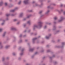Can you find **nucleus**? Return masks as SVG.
<instances>
[{
    "instance_id": "1",
    "label": "nucleus",
    "mask_w": 65,
    "mask_h": 65,
    "mask_svg": "<svg viewBox=\"0 0 65 65\" xmlns=\"http://www.w3.org/2000/svg\"><path fill=\"white\" fill-rule=\"evenodd\" d=\"M43 24V23L41 22H38V26L36 25H35L33 26V30L34 31L36 29V27L38 28L39 29L41 28L42 27V24Z\"/></svg>"
},
{
    "instance_id": "2",
    "label": "nucleus",
    "mask_w": 65,
    "mask_h": 65,
    "mask_svg": "<svg viewBox=\"0 0 65 65\" xmlns=\"http://www.w3.org/2000/svg\"><path fill=\"white\" fill-rule=\"evenodd\" d=\"M59 20H58V22L60 23V22H61L62 21H63V20L64 19V18L63 17H60Z\"/></svg>"
},
{
    "instance_id": "3",
    "label": "nucleus",
    "mask_w": 65,
    "mask_h": 65,
    "mask_svg": "<svg viewBox=\"0 0 65 65\" xmlns=\"http://www.w3.org/2000/svg\"><path fill=\"white\" fill-rule=\"evenodd\" d=\"M18 9V8H15L14 9L10 10V12H14V11H16V10H17Z\"/></svg>"
},
{
    "instance_id": "4",
    "label": "nucleus",
    "mask_w": 65,
    "mask_h": 65,
    "mask_svg": "<svg viewBox=\"0 0 65 65\" xmlns=\"http://www.w3.org/2000/svg\"><path fill=\"white\" fill-rule=\"evenodd\" d=\"M55 57V55H53L52 57H49V58L50 59V63H51L52 62V59H53V58H54Z\"/></svg>"
},
{
    "instance_id": "5",
    "label": "nucleus",
    "mask_w": 65,
    "mask_h": 65,
    "mask_svg": "<svg viewBox=\"0 0 65 65\" xmlns=\"http://www.w3.org/2000/svg\"><path fill=\"white\" fill-rule=\"evenodd\" d=\"M25 50V49L24 48H22L21 50V53L20 54V55L21 56H22L23 55V53H24V51Z\"/></svg>"
},
{
    "instance_id": "6",
    "label": "nucleus",
    "mask_w": 65,
    "mask_h": 65,
    "mask_svg": "<svg viewBox=\"0 0 65 65\" xmlns=\"http://www.w3.org/2000/svg\"><path fill=\"white\" fill-rule=\"evenodd\" d=\"M23 3L25 4H27L29 3V0H25L23 1Z\"/></svg>"
},
{
    "instance_id": "7",
    "label": "nucleus",
    "mask_w": 65,
    "mask_h": 65,
    "mask_svg": "<svg viewBox=\"0 0 65 65\" xmlns=\"http://www.w3.org/2000/svg\"><path fill=\"white\" fill-rule=\"evenodd\" d=\"M51 35H52L51 34H49L48 35V36H46V38L47 39H49L50 38V37L51 36Z\"/></svg>"
},
{
    "instance_id": "8",
    "label": "nucleus",
    "mask_w": 65,
    "mask_h": 65,
    "mask_svg": "<svg viewBox=\"0 0 65 65\" xmlns=\"http://www.w3.org/2000/svg\"><path fill=\"white\" fill-rule=\"evenodd\" d=\"M65 45V42H62V43L61 45L60 46V47L61 48L64 47V45Z\"/></svg>"
},
{
    "instance_id": "9",
    "label": "nucleus",
    "mask_w": 65,
    "mask_h": 65,
    "mask_svg": "<svg viewBox=\"0 0 65 65\" xmlns=\"http://www.w3.org/2000/svg\"><path fill=\"white\" fill-rule=\"evenodd\" d=\"M3 48V46L2 45V44L1 42L0 43V48L2 49Z\"/></svg>"
},
{
    "instance_id": "10",
    "label": "nucleus",
    "mask_w": 65,
    "mask_h": 65,
    "mask_svg": "<svg viewBox=\"0 0 65 65\" xmlns=\"http://www.w3.org/2000/svg\"><path fill=\"white\" fill-rule=\"evenodd\" d=\"M56 27L55 25H54L53 26V30L54 31L56 30Z\"/></svg>"
},
{
    "instance_id": "11",
    "label": "nucleus",
    "mask_w": 65,
    "mask_h": 65,
    "mask_svg": "<svg viewBox=\"0 0 65 65\" xmlns=\"http://www.w3.org/2000/svg\"><path fill=\"white\" fill-rule=\"evenodd\" d=\"M36 39H37V38H34L32 39V42L33 43H35V40H36Z\"/></svg>"
},
{
    "instance_id": "12",
    "label": "nucleus",
    "mask_w": 65,
    "mask_h": 65,
    "mask_svg": "<svg viewBox=\"0 0 65 65\" xmlns=\"http://www.w3.org/2000/svg\"><path fill=\"white\" fill-rule=\"evenodd\" d=\"M3 2L2 1L0 2V6H2V5H3Z\"/></svg>"
},
{
    "instance_id": "13",
    "label": "nucleus",
    "mask_w": 65,
    "mask_h": 65,
    "mask_svg": "<svg viewBox=\"0 0 65 65\" xmlns=\"http://www.w3.org/2000/svg\"><path fill=\"white\" fill-rule=\"evenodd\" d=\"M50 11L49 10H47V11L45 12V14H48L49 13H50Z\"/></svg>"
},
{
    "instance_id": "14",
    "label": "nucleus",
    "mask_w": 65,
    "mask_h": 65,
    "mask_svg": "<svg viewBox=\"0 0 65 65\" xmlns=\"http://www.w3.org/2000/svg\"><path fill=\"white\" fill-rule=\"evenodd\" d=\"M13 5L11 4H10L9 6H8V7L10 8L11 7H13Z\"/></svg>"
},
{
    "instance_id": "15",
    "label": "nucleus",
    "mask_w": 65,
    "mask_h": 65,
    "mask_svg": "<svg viewBox=\"0 0 65 65\" xmlns=\"http://www.w3.org/2000/svg\"><path fill=\"white\" fill-rule=\"evenodd\" d=\"M34 50V48H30L29 49V52H33Z\"/></svg>"
},
{
    "instance_id": "16",
    "label": "nucleus",
    "mask_w": 65,
    "mask_h": 65,
    "mask_svg": "<svg viewBox=\"0 0 65 65\" xmlns=\"http://www.w3.org/2000/svg\"><path fill=\"white\" fill-rule=\"evenodd\" d=\"M37 6H39V7H41V6L40 5H39L36 4L35 5V6H34V7H36Z\"/></svg>"
},
{
    "instance_id": "17",
    "label": "nucleus",
    "mask_w": 65,
    "mask_h": 65,
    "mask_svg": "<svg viewBox=\"0 0 65 65\" xmlns=\"http://www.w3.org/2000/svg\"><path fill=\"white\" fill-rule=\"evenodd\" d=\"M5 21L4 20H3V23H1V25H2V26H3V25H4V24H5Z\"/></svg>"
},
{
    "instance_id": "18",
    "label": "nucleus",
    "mask_w": 65,
    "mask_h": 65,
    "mask_svg": "<svg viewBox=\"0 0 65 65\" xmlns=\"http://www.w3.org/2000/svg\"><path fill=\"white\" fill-rule=\"evenodd\" d=\"M23 16V13H20V15H19V17H22Z\"/></svg>"
},
{
    "instance_id": "19",
    "label": "nucleus",
    "mask_w": 65,
    "mask_h": 65,
    "mask_svg": "<svg viewBox=\"0 0 65 65\" xmlns=\"http://www.w3.org/2000/svg\"><path fill=\"white\" fill-rule=\"evenodd\" d=\"M27 23L29 25H31V21H27Z\"/></svg>"
},
{
    "instance_id": "20",
    "label": "nucleus",
    "mask_w": 65,
    "mask_h": 65,
    "mask_svg": "<svg viewBox=\"0 0 65 65\" xmlns=\"http://www.w3.org/2000/svg\"><path fill=\"white\" fill-rule=\"evenodd\" d=\"M6 32H5L4 33L3 35H2V36L3 37H4V36H5V35H6Z\"/></svg>"
},
{
    "instance_id": "21",
    "label": "nucleus",
    "mask_w": 65,
    "mask_h": 65,
    "mask_svg": "<svg viewBox=\"0 0 65 65\" xmlns=\"http://www.w3.org/2000/svg\"><path fill=\"white\" fill-rule=\"evenodd\" d=\"M9 45H7L5 47V48L6 49H8V48L9 47Z\"/></svg>"
},
{
    "instance_id": "22",
    "label": "nucleus",
    "mask_w": 65,
    "mask_h": 65,
    "mask_svg": "<svg viewBox=\"0 0 65 65\" xmlns=\"http://www.w3.org/2000/svg\"><path fill=\"white\" fill-rule=\"evenodd\" d=\"M11 30H14V31H16L17 29L15 27H12L11 29Z\"/></svg>"
},
{
    "instance_id": "23",
    "label": "nucleus",
    "mask_w": 65,
    "mask_h": 65,
    "mask_svg": "<svg viewBox=\"0 0 65 65\" xmlns=\"http://www.w3.org/2000/svg\"><path fill=\"white\" fill-rule=\"evenodd\" d=\"M5 6H8V4H7V3H5Z\"/></svg>"
},
{
    "instance_id": "24",
    "label": "nucleus",
    "mask_w": 65,
    "mask_h": 65,
    "mask_svg": "<svg viewBox=\"0 0 65 65\" xmlns=\"http://www.w3.org/2000/svg\"><path fill=\"white\" fill-rule=\"evenodd\" d=\"M59 32H60V30H57L55 32L56 33H55V32H54V34H57V33H59Z\"/></svg>"
},
{
    "instance_id": "25",
    "label": "nucleus",
    "mask_w": 65,
    "mask_h": 65,
    "mask_svg": "<svg viewBox=\"0 0 65 65\" xmlns=\"http://www.w3.org/2000/svg\"><path fill=\"white\" fill-rule=\"evenodd\" d=\"M53 63L54 65H56V64H58V62H57V61H55L53 62Z\"/></svg>"
},
{
    "instance_id": "26",
    "label": "nucleus",
    "mask_w": 65,
    "mask_h": 65,
    "mask_svg": "<svg viewBox=\"0 0 65 65\" xmlns=\"http://www.w3.org/2000/svg\"><path fill=\"white\" fill-rule=\"evenodd\" d=\"M5 60V58L4 57H3L2 58V61H3Z\"/></svg>"
},
{
    "instance_id": "27",
    "label": "nucleus",
    "mask_w": 65,
    "mask_h": 65,
    "mask_svg": "<svg viewBox=\"0 0 65 65\" xmlns=\"http://www.w3.org/2000/svg\"><path fill=\"white\" fill-rule=\"evenodd\" d=\"M22 42V40H21L19 41V42H18V43H21Z\"/></svg>"
},
{
    "instance_id": "28",
    "label": "nucleus",
    "mask_w": 65,
    "mask_h": 65,
    "mask_svg": "<svg viewBox=\"0 0 65 65\" xmlns=\"http://www.w3.org/2000/svg\"><path fill=\"white\" fill-rule=\"evenodd\" d=\"M9 15H10V14H7L6 15V16L7 17H9Z\"/></svg>"
},
{
    "instance_id": "29",
    "label": "nucleus",
    "mask_w": 65,
    "mask_h": 65,
    "mask_svg": "<svg viewBox=\"0 0 65 65\" xmlns=\"http://www.w3.org/2000/svg\"><path fill=\"white\" fill-rule=\"evenodd\" d=\"M21 2H22V1H20L18 3V4H19V5H20V4Z\"/></svg>"
},
{
    "instance_id": "30",
    "label": "nucleus",
    "mask_w": 65,
    "mask_h": 65,
    "mask_svg": "<svg viewBox=\"0 0 65 65\" xmlns=\"http://www.w3.org/2000/svg\"><path fill=\"white\" fill-rule=\"evenodd\" d=\"M27 30H28V29H27L26 28V29L24 31V33H26V32H27Z\"/></svg>"
},
{
    "instance_id": "31",
    "label": "nucleus",
    "mask_w": 65,
    "mask_h": 65,
    "mask_svg": "<svg viewBox=\"0 0 65 65\" xmlns=\"http://www.w3.org/2000/svg\"><path fill=\"white\" fill-rule=\"evenodd\" d=\"M42 12H43V11H40L39 12V14H40L41 13H42Z\"/></svg>"
},
{
    "instance_id": "32",
    "label": "nucleus",
    "mask_w": 65,
    "mask_h": 65,
    "mask_svg": "<svg viewBox=\"0 0 65 65\" xmlns=\"http://www.w3.org/2000/svg\"><path fill=\"white\" fill-rule=\"evenodd\" d=\"M31 29H29L28 31H27V33H30V32H31Z\"/></svg>"
},
{
    "instance_id": "33",
    "label": "nucleus",
    "mask_w": 65,
    "mask_h": 65,
    "mask_svg": "<svg viewBox=\"0 0 65 65\" xmlns=\"http://www.w3.org/2000/svg\"><path fill=\"white\" fill-rule=\"evenodd\" d=\"M60 39H58L57 40V42H60Z\"/></svg>"
},
{
    "instance_id": "34",
    "label": "nucleus",
    "mask_w": 65,
    "mask_h": 65,
    "mask_svg": "<svg viewBox=\"0 0 65 65\" xmlns=\"http://www.w3.org/2000/svg\"><path fill=\"white\" fill-rule=\"evenodd\" d=\"M51 52V50H48L47 51V53H49V52Z\"/></svg>"
},
{
    "instance_id": "35",
    "label": "nucleus",
    "mask_w": 65,
    "mask_h": 65,
    "mask_svg": "<svg viewBox=\"0 0 65 65\" xmlns=\"http://www.w3.org/2000/svg\"><path fill=\"white\" fill-rule=\"evenodd\" d=\"M31 16V15H29L27 17V18H30Z\"/></svg>"
},
{
    "instance_id": "36",
    "label": "nucleus",
    "mask_w": 65,
    "mask_h": 65,
    "mask_svg": "<svg viewBox=\"0 0 65 65\" xmlns=\"http://www.w3.org/2000/svg\"><path fill=\"white\" fill-rule=\"evenodd\" d=\"M3 30L1 28H0V32H2Z\"/></svg>"
},
{
    "instance_id": "37",
    "label": "nucleus",
    "mask_w": 65,
    "mask_h": 65,
    "mask_svg": "<svg viewBox=\"0 0 65 65\" xmlns=\"http://www.w3.org/2000/svg\"><path fill=\"white\" fill-rule=\"evenodd\" d=\"M34 56H35V55H34L32 56L31 57V58H33L34 57Z\"/></svg>"
},
{
    "instance_id": "38",
    "label": "nucleus",
    "mask_w": 65,
    "mask_h": 65,
    "mask_svg": "<svg viewBox=\"0 0 65 65\" xmlns=\"http://www.w3.org/2000/svg\"><path fill=\"white\" fill-rule=\"evenodd\" d=\"M18 60H19V61H20L21 60V57H19L18 58Z\"/></svg>"
},
{
    "instance_id": "39",
    "label": "nucleus",
    "mask_w": 65,
    "mask_h": 65,
    "mask_svg": "<svg viewBox=\"0 0 65 65\" xmlns=\"http://www.w3.org/2000/svg\"><path fill=\"white\" fill-rule=\"evenodd\" d=\"M11 15L12 17H13V16H14V14H11Z\"/></svg>"
},
{
    "instance_id": "40",
    "label": "nucleus",
    "mask_w": 65,
    "mask_h": 65,
    "mask_svg": "<svg viewBox=\"0 0 65 65\" xmlns=\"http://www.w3.org/2000/svg\"><path fill=\"white\" fill-rule=\"evenodd\" d=\"M39 65H45V64L41 63L39 64Z\"/></svg>"
},
{
    "instance_id": "41",
    "label": "nucleus",
    "mask_w": 65,
    "mask_h": 65,
    "mask_svg": "<svg viewBox=\"0 0 65 65\" xmlns=\"http://www.w3.org/2000/svg\"><path fill=\"white\" fill-rule=\"evenodd\" d=\"M12 55L13 56H15V53H12Z\"/></svg>"
},
{
    "instance_id": "42",
    "label": "nucleus",
    "mask_w": 65,
    "mask_h": 65,
    "mask_svg": "<svg viewBox=\"0 0 65 65\" xmlns=\"http://www.w3.org/2000/svg\"><path fill=\"white\" fill-rule=\"evenodd\" d=\"M54 19L55 20H56L57 19V18L55 17V18H54Z\"/></svg>"
},
{
    "instance_id": "43",
    "label": "nucleus",
    "mask_w": 65,
    "mask_h": 65,
    "mask_svg": "<svg viewBox=\"0 0 65 65\" xmlns=\"http://www.w3.org/2000/svg\"><path fill=\"white\" fill-rule=\"evenodd\" d=\"M40 5V6H41V7L42 6V5H43V3H41V5Z\"/></svg>"
},
{
    "instance_id": "44",
    "label": "nucleus",
    "mask_w": 65,
    "mask_h": 65,
    "mask_svg": "<svg viewBox=\"0 0 65 65\" xmlns=\"http://www.w3.org/2000/svg\"><path fill=\"white\" fill-rule=\"evenodd\" d=\"M14 22H16L17 21V19H14L13 20Z\"/></svg>"
},
{
    "instance_id": "45",
    "label": "nucleus",
    "mask_w": 65,
    "mask_h": 65,
    "mask_svg": "<svg viewBox=\"0 0 65 65\" xmlns=\"http://www.w3.org/2000/svg\"><path fill=\"white\" fill-rule=\"evenodd\" d=\"M46 28H47V26H45L44 27V29H46Z\"/></svg>"
},
{
    "instance_id": "46",
    "label": "nucleus",
    "mask_w": 65,
    "mask_h": 65,
    "mask_svg": "<svg viewBox=\"0 0 65 65\" xmlns=\"http://www.w3.org/2000/svg\"><path fill=\"white\" fill-rule=\"evenodd\" d=\"M19 50H21V47H19L18 48Z\"/></svg>"
},
{
    "instance_id": "47",
    "label": "nucleus",
    "mask_w": 65,
    "mask_h": 65,
    "mask_svg": "<svg viewBox=\"0 0 65 65\" xmlns=\"http://www.w3.org/2000/svg\"><path fill=\"white\" fill-rule=\"evenodd\" d=\"M44 52V50L43 49L42 50H41V52Z\"/></svg>"
},
{
    "instance_id": "48",
    "label": "nucleus",
    "mask_w": 65,
    "mask_h": 65,
    "mask_svg": "<svg viewBox=\"0 0 65 65\" xmlns=\"http://www.w3.org/2000/svg\"><path fill=\"white\" fill-rule=\"evenodd\" d=\"M37 52H35L34 55H37Z\"/></svg>"
},
{
    "instance_id": "49",
    "label": "nucleus",
    "mask_w": 65,
    "mask_h": 65,
    "mask_svg": "<svg viewBox=\"0 0 65 65\" xmlns=\"http://www.w3.org/2000/svg\"><path fill=\"white\" fill-rule=\"evenodd\" d=\"M50 8L51 9H54V7H50Z\"/></svg>"
},
{
    "instance_id": "50",
    "label": "nucleus",
    "mask_w": 65,
    "mask_h": 65,
    "mask_svg": "<svg viewBox=\"0 0 65 65\" xmlns=\"http://www.w3.org/2000/svg\"><path fill=\"white\" fill-rule=\"evenodd\" d=\"M6 20V21H8V20H9V19H8V18H7Z\"/></svg>"
},
{
    "instance_id": "51",
    "label": "nucleus",
    "mask_w": 65,
    "mask_h": 65,
    "mask_svg": "<svg viewBox=\"0 0 65 65\" xmlns=\"http://www.w3.org/2000/svg\"><path fill=\"white\" fill-rule=\"evenodd\" d=\"M22 34L20 35L19 36L20 37H22Z\"/></svg>"
},
{
    "instance_id": "52",
    "label": "nucleus",
    "mask_w": 65,
    "mask_h": 65,
    "mask_svg": "<svg viewBox=\"0 0 65 65\" xmlns=\"http://www.w3.org/2000/svg\"><path fill=\"white\" fill-rule=\"evenodd\" d=\"M26 19H24L23 20V21H26Z\"/></svg>"
},
{
    "instance_id": "53",
    "label": "nucleus",
    "mask_w": 65,
    "mask_h": 65,
    "mask_svg": "<svg viewBox=\"0 0 65 65\" xmlns=\"http://www.w3.org/2000/svg\"><path fill=\"white\" fill-rule=\"evenodd\" d=\"M9 57H7L6 58V59L7 60H9Z\"/></svg>"
},
{
    "instance_id": "54",
    "label": "nucleus",
    "mask_w": 65,
    "mask_h": 65,
    "mask_svg": "<svg viewBox=\"0 0 65 65\" xmlns=\"http://www.w3.org/2000/svg\"><path fill=\"white\" fill-rule=\"evenodd\" d=\"M26 26V24H24V28H25V27Z\"/></svg>"
},
{
    "instance_id": "55",
    "label": "nucleus",
    "mask_w": 65,
    "mask_h": 65,
    "mask_svg": "<svg viewBox=\"0 0 65 65\" xmlns=\"http://www.w3.org/2000/svg\"><path fill=\"white\" fill-rule=\"evenodd\" d=\"M23 61L24 62H26V60H23Z\"/></svg>"
},
{
    "instance_id": "56",
    "label": "nucleus",
    "mask_w": 65,
    "mask_h": 65,
    "mask_svg": "<svg viewBox=\"0 0 65 65\" xmlns=\"http://www.w3.org/2000/svg\"><path fill=\"white\" fill-rule=\"evenodd\" d=\"M35 3V2L34 1H33L32 2V4H34V3Z\"/></svg>"
},
{
    "instance_id": "57",
    "label": "nucleus",
    "mask_w": 65,
    "mask_h": 65,
    "mask_svg": "<svg viewBox=\"0 0 65 65\" xmlns=\"http://www.w3.org/2000/svg\"><path fill=\"white\" fill-rule=\"evenodd\" d=\"M56 23H57L56 22H55V21L54 22V24H56Z\"/></svg>"
},
{
    "instance_id": "58",
    "label": "nucleus",
    "mask_w": 65,
    "mask_h": 65,
    "mask_svg": "<svg viewBox=\"0 0 65 65\" xmlns=\"http://www.w3.org/2000/svg\"><path fill=\"white\" fill-rule=\"evenodd\" d=\"M30 64L29 63H26V65H30Z\"/></svg>"
},
{
    "instance_id": "59",
    "label": "nucleus",
    "mask_w": 65,
    "mask_h": 65,
    "mask_svg": "<svg viewBox=\"0 0 65 65\" xmlns=\"http://www.w3.org/2000/svg\"><path fill=\"white\" fill-rule=\"evenodd\" d=\"M51 7V6H49L47 7V8H50V7Z\"/></svg>"
},
{
    "instance_id": "60",
    "label": "nucleus",
    "mask_w": 65,
    "mask_h": 65,
    "mask_svg": "<svg viewBox=\"0 0 65 65\" xmlns=\"http://www.w3.org/2000/svg\"><path fill=\"white\" fill-rule=\"evenodd\" d=\"M26 37V35H25L23 36V37Z\"/></svg>"
},
{
    "instance_id": "61",
    "label": "nucleus",
    "mask_w": 65,
    "mask_h": 65,
    "mask_svg": "<svg viewBox=\"0 0 65 65\" xmlns=\"http://www.w3.org/2000/svg\"><path fill=\"white\" fill-rule=\"evenodd\" d=\"M45 59V57H44L43 58V60H44V59Z\"/></svg>"
},
{
    "instance_id": "62",
    "label": "nucleus",
    "mask_w": 65,
    "mask_h": 65,
    "mask_svg": "<svg viewBox=\"0 0 65 65\" xmlns=\"http://www.w3.org/2000/svg\"><path fill=\"white\" fill-rule=\"evenodd\" d=\"M51 24V23H48V25H50Z\"/></svg>"
},
{
    "instance_id": "63",
    "label": "nucleus",
    "mask_w": 65,
    "mask_h": 65,
    "mask_svg": "<svg viewBox=\"0 0 65 65\" xmlns=\"http://www.w3.org/2000/svg\"><path fill=\"white\" fill-rule=\"evenodd\" d=\"M8 64H9V63H7L6 64H5V65H8Z\"/></svg>"
},
{
    "instance_id": "64",
    "label": "nucleus",
    "mask_w": 65,
    "mask_h": 65,
    "mask_svg": "<svg viewBox=\"0 0 65 65\" xmlns=\"http://www.w3.org/2000/svg\"><path fill=\"white\" fill-rule=\"evenodd\" d=\"M63 14L65 15V12H63Z\"/></svg>"
}]
</instances>
